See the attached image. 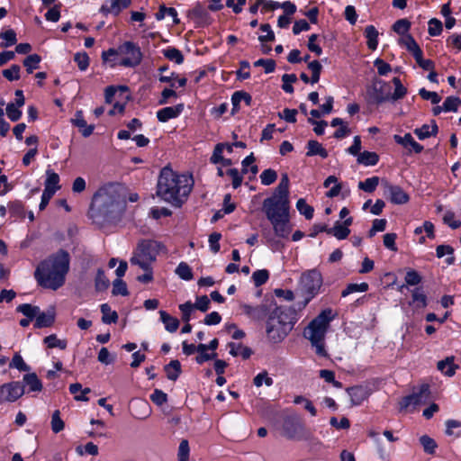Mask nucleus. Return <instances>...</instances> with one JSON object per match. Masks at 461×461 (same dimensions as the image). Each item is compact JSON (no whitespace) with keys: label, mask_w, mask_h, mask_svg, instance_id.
<instances>
[{"label":"nucleus","mask_w":461,"mask_h":461,"mask_svg":"<svg viewBox=\"0 0 461 461\" xmlns=\"http://www.w3.org/2000/svg\"><path fill=\"white\" fill-rule=\"evenodd\" d=\"M126 207L124 188L114 183L100 187L94 194L88 216L98 227L119 221Z\"/></svg>","instance_id":"obj_1"},{"label":"nucleus","mask_w":461,"mask_h":461,"mask_svg":"<svg viewBox=\"0 0 461 461\" xmlns=\"http://www.w3.org/2000/svg\"><path fill=\"white\" fill-rule=\"evenodd\" d=\"M69 269V255L64 249L50 256L37 267L34 276L38 284L52 290L61 287Z\"/></svg>","instance_id":"obj_2"},{"label":"nucleus","mask_w":461,"mask_h":461,"mask_svg":"<svg viewBox=\"0 0 461 461\" xmlns=\"http://www.w3.org/2000/svg\"><path fill=\"white\" fill-rule=\"evenodd\" d=\"M193 180L179 176L170 167L161 169L157 185V194L176 207H180L192 190Z\"/></svg>","instance_id":"obj_3"},{"label":"nucleus","mask_w":461,"mask_h":461,"mask_svg":"<svg viewBox=\"0 0 461 461\" xmlns=\"http://www.w3.org/2000/svg\"><path fill=\"white\" fill-rule=\"evenodd\" d=\"M289 210V197L273 194L263 201L262 211L272 224L275 234L280 238H286L291 232Z\"/></svg>","instance_id":"obj_4"},{"label":"nucleus","mask_w":461,"mask_h":461,"mask_svg":"<svg viewBox=\"0 0 461 461\" xmlns=\"http://www.w3.org/2000/svg\"><path fill=\"white\" fill-rule=\"evenodd\" d=\"M274 307L268 313L267 335L272 342L278 343L293 330L296 321V312L291 307Z\"/></svg>","instance_id":"obj_5"},{"label":"nucleus","mask_w":461,"mask_h":461,"mask_svg":"<svg viewBox=\"0 0 461 461\" xmlns=\"http://www.w3.org/2000/svg\"><path fill=\"white\" fill-rule=\"evenodd\" d=\"M394 92L392 93L390 83L381 79H374L372 85L367 87L366 100L372 105H380L385 102H395L402 99L407 94V88L402 84L399 77H393Z\"/></svg>","instance_id":"obj_6"},{"label":"nucleus","mask_w":461,"mask_h":461,"mask_svg":"<svg viewBox=\"0 0 461 461\" xmlns=\"http://www.w3.org/2000/svg\"><path fill=\"white\" fill-rule=\"evenodd\" d=\"M334 319L331 309L322 311L304 329L303 336L311 341L315 352L321 357H326L327 352L324 347V339L330 322Z\"/></svg>","instance_id":"obj_7"},{"label":"nucleus","mask_w":461,"mask_h":461,"mask_svg":"<svg viewBox=\"0 0 461 461\" xmlns=\"http://www.w3.org/2000/svg\"><path fill=\"white\" fill-rule=\"evenodd\" d=\"M161 250H165L162 243L152 240H142L138 243L131 263L149 271L150 264L156 260L157 255Z\"/></svg>","instance_id":"obj_8"},{"label":"nucleus","mask_w":461,"mask_h":461,"mask_svg":"<svg viewBox=\"0 0 461 461\" xmlns=\"http://www.w3.org/2000/svg\"><path fill=\"white\" fill-rule=\"evenodd\" d=\"M281 435L289 440H308L312 434L295 413L283 417Z\"/></svg>","instance_id":"obj_9"},{"label":"nucleus","mask_w":461,"mask_h":461,"mask_svg":"<svg viewBox=\"0 0 461 461\" xmlns=\"http://www.w3.org/2000/svg\"><path fill=\"white\" fill-rule=\"evenodd\" d=\"M321 285L322 276L318 270L311 269L302 275L300 279V289L307 295L305 298V303L319 293Z\"/></svg>","instance_id":"obj_10"},{"label":"nucleus","mask_w":461,"mask_h":461,"mask_svg":"<svg viewBox=\"0 0 461 461\" xmlns=\"http://www.w3.org/2000/svg\"><path fill=\"white\" fill-rule=\"evenodd\" d=\"M119 55L124 56L120 65L126 68H134L140 64L142 52L140 48L132 41H125L119 46Z\"/></svg>","instance_id":"obj_11"},{"label":"nucleus","mask_w":461,"mask_h":461,"mask_svg":"<svg viewBox=\"0 0 461 461\" xmlns=\"http://www.w3.org/2000/svg\"><path fill=\"white\" fill-rule=\"evenodd\" d=\"M25 393L24 385L21 382H11L0 386V403L14 402Z\"/></svg>","instance_id":"obj_12"},{"label":"nucleus","mask_w":461,"mask_h":461,"mask_svg":"<svg viewBox=\"0 0 461 461\" xmlns=\"http://www.w3.org/2000/svg\"><path fill=\"white\" fill-rule=\"evenodd\" d=\"M430 399V391L429 384H422L418 393L405 396L400 402L401 409H406L411 405H420L426 403Z\"/></svg>","instance_id":"obj_13"},{"label":"nucleus","mask_w":461,"mask_h":461,"mask_svg":"<svg viewBox=\"0 0 461 461\" xmlns=\"http://www.w3.org/2000/svg\"><path fill=\"white\" fill-rule=\"evenodd\" d=\"M273 306H276V302L273 297L266 299V302L257 307L250 305H244V312L254 319L261 320L265 318L270 312Z\"/></svg>","instance_id":"obj_14"},{"label":"nucleus","mask_w":461,"mask_h":461,"mask_svg":"<svg viewBox=\"0 0 461 461\" xmlns=\"http://www.w3.org/2000/svg\"><path fill=\"white\" fill-rule=\"evenodd\" d=\"M386 192L390 201L395 204L406 203L410 199L409 194L399 185L386 184Z\"/></svg>","instance_id":"obj_15"},{"label":"nucleus","mask_w":461,"mask_h":461,"mask_svg":"<svg viewBox=\"0 0 461 461\" xmlns=\"http://www.w3.org/2000/svg\"><path fill=\"white\" fill-rule=\"evenodd\" d=\"M353 405H359L368 395V389L362 385H356L347 389Z\"/></svg>","instance_id":"obj_16"},{"label":"nucleus","mask_w":461,"mask_h":461,"mask_svg":"<svg viewBox=\"0 0 461 461\" xmlns=\"http://www.w3.org/2000/svg\"><path fill=\"white\" fill-rule=\"evenodd\" d=\"M151 413V409L148 402L137 400L132 402V415L139 420L147 419Z\"/></svg>","instance_id":"obj_17"},{"label":"nucleus","mask_w":461,"mask_h":461,"mask_svg":"<svg viewBox=\"0 0 461 461\" xmlns=\"http://www.w3.org/2000/svg\"><path fill=\"white\" fill-rule=\"evenodd\" d=\"M71 122L73 125L80 129V131L84 137H89L95 129L94 125H88L84 119L83 112L77 111L75 113V117L71 119Z\"/></svg>","instance_id":"obj_18"},{"label":"nucleus","mask_w":461,"mask_h":461,"mask_svg":"<svg viewBox=\"0 0 461 461\" xmlns=\"http://www.w3.org/2000/svg\"><path fill=\"white\" fill-rule=\"evenodd\" d=\"M183 109V104H179L176 106L165 107L157 113V117L158 121L165 122L172 118L177 117L182 113Z\"/></svg>","instance_id":"obj_19"},{"label":"nucleus","mask_w":461,"mask_h":461,"mask_svg":"<svg viewBox=\"0 0 461 461\" xmlns=\"http://www.w3.org/2000/svg\"><path fill=\"white\" fill-rule=\"evenodd\" d=\"M455 357H447L443 360H440L437 364L438 369L447 376H453L459 368L458 365L454 363Z\"/></svg>","instance_id":"obj_20"},{"label":"nucleus","mask_w":461,"mask_h":461,"mask_svg":"<svg viewBox=\"0 0 461 461\" xmlns=\"http://www.w3.org/2000/svg\"><path fill=\"white\" fill-rule=\"evenodd\" d=\"M396 143L403 146L404 148L411 147L415 153H420L423 150V146L414 140L411 133H406L404 136L394 135L393 137Z\"/></svg>","instance_id":"obj_21"},{"label":"nucleus","mask_w":461,"mask_h":461,"mask_svg":"<svg viewBox=\"0 0 461 461\" xmlns=\"http://www.w3.org/2000/svg\"><path fill=\"white\" fill-rule=\"evenodd\" d=\"M55 321V311L50 309L46 312H39L36 317L34 327L37 329L50 327L54 323Z\"/></svg>","instance_id":"obj_22"},{"label":"nucleus","mask_w":461,"mask_h":461,"mask_svg":"<svg viewBox=\"0 0 461 461\" xmlns=\"http://www.w3.org/2000/svg\"><path fill=\"white\" fill-rule=\"evenodd\" d=\"M240 102H245L248 106H250L252 103V97L249 93L244 91L235 92L231 96V103L233 105L232 113L239 110Z\"/></svg>","instance_id":"obj_23"},{"label":"nucleus","mask_w":461,"mask_h":461,"mask_svg":"<svg viewBox=\"0 0 461 461\" xmlns=\"http://www.w3.org/2000/svg\"><path fill=\"white\" fill-rule=\"evenodd\" d=\"M307 157H312L316 155H319L322 158H326L328 157V151L317 140H310L307 142Z\"/></svg>","instance_id":"obj_24"},{"label":"nucleus","mask_w":461,"mask_h":461,"mask_svg":"<svg viewBox=\"0 0 461 461\" xmlns=\"http://www.w3.org/2000/svg\"><path fill=\"white\" fill-rule=\"evenodd\" d=\"M230 348V353L233 357L241 356L243 359H248L252 355V350L249 347H245L242 344L230 342L228 344Z\"/></svg>","instance_id":"obj_25"},{"label":"nucleus","mask_w":461,"mask_h":461,"mask_svg":"<svg viewBox=\"0 0 461 461\" xmlns=\"http://www.w3.org/2000/svg\"><path fill=\"white\" fill-rule=\"evenodd\" d=\"M331 184H334V185L326 193V196L329 198L338 196L342 189L341 184L338 182V178L335 176H328L323 185L324 187H329Z\"/></svg>","instance_id":"obj_26"},{"label":"nucleus","mask_w":461,"mask_h":461,"mask_svg":"<svg viewBox=\"0 0 461 461\" xmlns=\"http://www.w3.org/2000/svg\"><path fill=\"white\" fill-rule=\"evenodd\" d=\"M23 381L29 386V392H41L42 390V384L35 373L24 375Z\"/></svg>","instance_id":"obj_27"},{"label":"nucleus","mask_w":461,"mask_h":461,"mask_svg":"<svg viewBox=\"0 0 461 461\" xmlns=\"http://www.w3.org/2000/svg\"><path fill=\"white\" fill-rule=\"evenodd\" d=\"M159 315H160V320L165 324V328L167 331H169V332L176 331V330L179 327V321L176 318L172 317L165 311H160Z\"/></svg>","instance_id":"obj_28"},{"label":"nucleus","mask_w":461,"mask_h":461,"mask_svg":"<svg viewBox=\"0 0 461 461\" xmlns=\"http://www.w3.org/2000/svg\"><path fill=\"white\" fill-rule=\"evenodd\" d=\"M164 370L169 380L176 381L181 374V364L178 360H171L165 366Z\"/></svg>","instance_id":"obj_29"},{"label":"nucleus","mask_w":461,"mask_h":461,"mask_svg":"<svg viewBox=\"0 0 461 461\" xmlns=\"http://www.w3.org/2000/svg\"><path fill=\"white\" fill-rule=\"evenodd\" d=\"M379 160V156L375 152L364 151L357 157V162L365 166H375Z\"/></svg>","instance_id":"obj_30"},{"label":"nucleus","mask_w":461,"mask_h":461,"mask_svg":"<svg viewBox=\"0 0 461 461\" xmlns=\"http://www.w3.org/2000/svg\"><path fill=\"white\" fill-rule=\"evenodd\" d=\"M110 285L109 279L105 276L104 271L99 268L95 278V288L97 292L105 291Z\"/></svg>","instance_id":"obj_31"},{"label":"nucleus","mask_w":461,"mask_h":461,"mask_svg":"<svg viewBox=\"0 0 461 461\" xmlns=\"http://www.w3.org/2000/svg\"><path fill=\"white\" fill-rule=\"evenodd\" d=\"M365 36L367 39V46L370 50H374L377 47L378 32L373 25H368L365 29Z\"/></svg>","instance_id":"obj_32"},{"label":"nucleus","mask_w":461,"mask_h":461,"mask_svg":"<svg viewBox=\"0 0 461 461\" xmlns=\"http://www.w3.org/2000/svg\"><path fill=\"white\" fill-rule=\"evenodd\" d=\"M350 233V230L343 226L339 221H336L332 228H330L328 234L334 235L339 240L346 239Z\"/></svg>","instance_id":"obj_33"},{"label":"nucleus","mask_w":461,"mask_h":461,"mask_svg":"<svg viewBox=\"0 0 461 461\" xmlns=\"http://www.w3.org/2000/svg\"><path fill=\"white\" fill-rule=\"evenodd\" d=\"M47 179L45 181V188H48L49 190H54V193H56L58 190L60 189L59 183V176L57 173L47 170Z\"/></svg>","instance_id":"obj_34"},{"label":"nucleus","mask_w":461,"mask_h":461,"mask_svg":"<svg viewBox=\"0 0 461 461\" xmlns=\"http://www.w3.org/2000/svg\"><path fill=\"white\" fill-rule=\"evenodd\" d=\"M273 194L282 196V197H289V177L287 174H283L280 183L275 189Z\"/></svg>","instance_id":"obj_35"},{"label":"nucleus","mask_w":461,"mask_h":461,"mask_svg":"<svg viewBox=\"0 0 461 461\" xmlns=\"http://www.w3.org/2000/svg\"><path fill=\"white\" fill-rule=\"evenodd\" d=\"M101 312L103 313L102 321L104 323H115L118 320V314L116 312L112 311L111 307L107 303L101 305Z\"/></svg>","instance_id":"obj_36"},{"label":"nucleus","mask_w":461,"mask_h":461,"mask_svg":"<svg viewBox=\"0 0 461 461\" xmlns=\"http://www.w3.org/2000/svg\"><path fill=\"white\" fill-rule=\"evenodd\" d=\"M420 442L423 447L424 452L433 455L438 447L437 442L428 435H423L420 438Z\"/></svg>","instance_id":"obj_37"},{"label":"nucleus","mask_w":461,"mask_h":461,"mask_svg":"<svg viewBox=\"0 0 461 461\" xmlns=\"http://www.w3.org/2000/svg\"><path fill=\"white\" fill-rule=\"evenodd\" d=\"M17 312H22L30 320H32L37 317L40 312V308L38 306H33L29 303L21 304L17 307Z\"/></svg>","instance_id":"obj_38"},{"label":"nucleus","mask_w":461,"mask_h":461,"mask_svg":"<svg viewBox=\"0 0 461 461\" xmlns=\"http://www.w3.org/2000/svg\"><path fill=\"white\" fill-rule=\"evenodd\" d=\"M379 177L373 176L366 179L364 182L358 183V188L366 193H373L379 184Z\"/></svg>","instance_id":"obj_39"},{"label":"nucleus","mask_w":461,"mask_h":461,"mask_svg":"<svg viewBox=\"0 0 461 461\" xmlns=\"http://www.w3.org/2000/svg\"><path fill=\"white\" fill-rule=\"evenodd\" d=\"M41 60V58L38 54H32L27 56L23 60V66L26 68L28 73H32L33 69H36Z\"/></svg>","instance_id":"obj_40"},{"label":"nucleus","mask_w":461,"mask_h":461,"mask_svg":"<svg viewBox=\"0 0 461 461\" xmlns=\"http://www.w3.org/2000/svg\"><path fill=\"white\" fill-rule=\"evenodd\" d=\"M176 274L180 278H182L184 280H187V281L193 279V277H194L191 267L185 262H181L177 266V267L176 269Z\"/></svg>","instance_id":"obj_41"},{"label":"nucleus","mask_w":461,"mask_h":461,"mask_svg":"<svg viewBox=\"0 0 461 461\" xmlns=\"http://www.w3.org/2000/svg\"><path fill=\"white\" fill-rule=\"evenodd\" d=\"M44 343L47 344L48 348H59L60 349H65L67 348V340L59 339L55 334L47 336L44 339Z\"/></svg>","instance_id":"obj_42"},{"label":"nucleus","mask_w":461,"mask_h":461,"mask_svg":"<svg viewBox=\"0 0 461 461\" xmlns=\"http://www.w3.org/2000/svg\"><path fill=\"white\" fill-rule=\"evenodd\" d=\"M308 68L312 71L311 83H318L322 69L321 64L318 60H313L308 63Z\"/></svg>","instance_id":"obj_43"},{"label":"nucleus","mask_w":461,"mask_h":461,"mask_svg":"<svg viewBox=\"0 0 461 461\" xmlns=\"http://www.w3.org/2000/svg\"><path fill=\"white\" fill-rule=\"evenodd\" d=\"M296 208L307 220H311L313 217V207L308 205L304 199L301 198L297 201Z\"/></svg>","instance_id":"obj_44"},{"label":"nucleus","mask_w":461,"mask_h":461,"mask_svg":"<svg viewBox=\"0 0 461 461\" xmlns=\"http://www.w3.org/2000/svg\"><path fill=\"white\" fill-rule=\"evenodd\" d=\"M164 56L176 64H181L184 61V56L181 51L176 48H168L164 50Z\"/></svg>","instance_id":"obj_45"},{"label":"nucleus","mask_w":461,"mask_h":461,"mask_svg":"<svg viewBox=\"0 0 461 461\" xmlns=\"http://www.w3.org/2000/svg\"><path fill=\"white\" fill-rule=\"evenodd\" d=\"M0 38L5 40V42L1 43V47L7 48L16 43V33L14 30L10 29L0 33Z\"/></svg>","instance_id":"obj_46"},{"label":"nucleus","mask_w":461,"mask_h":461,"mask_svg":"<svg viewBox=\"0 0 461 461\" xmlns=\"http://www.w3.org/2000/svg\"><path fill=\"white\" fill-rule=\"evenodd\" d=\"M65 423L60 418V411L56 410L51 416V429L54 433H59L64 429Z\"/></svg>","instance_id":"obj_47"},{"label":"nucleus","mask_w":461,"mask_h":461,"mask_svg":"<svg viewBox=\"0 0 461 461\" xmlns=\"http://www.w3.org/2000/svg\"><path fill=\"white\" fill-rule=\"evenodd\" d=\"M461 104V99L456 96H448L443 103L445 112H456L458 106Z\"/></svg>","instance_id":"obj_48"},{"label":"nucleus","mask_w":461,"mask_h":461,"mask_svg":"<svg viewBox=\"0 0 461 461\" xmlns=\"http://www.w3.org/2000/svg\"><path fill=\"white\" fill-rule=\"evenodd\" d=\"M113 295L121 294L122 296H126L129 294L126 283L121 279L117 278L113 283Z\"/></svg>","instance_id":"obj_49"},{"label":"nucleus","mask_w":461,"mask_h":461,"mask_svg":"<svg viewBox=\"0 0 461 461\" xmlns=\"http://www.w3.org/2000/svg\"><path fill=\"white\" fill-rule=\"evenodd\" d=\"M368 284L367 283H361V284H350L347 286L346 289H344L341 293V295L343 297L356 292H366L368 290Z\"/></svg>","instance_id":"obj_50"},{"label":"nucleus","mask_w":461,"mask_h":461,"mask_svg":"<svg viewBox=\"0 0 461 461\" xmlns=\"http://www.w3.org/2000/svg\"><path fill=\"white\" fill-rule=\"evenodd\" d=\"M269 277V273L266 269L257 270L252 275V279L257 287L267 283Z\"/></svg>","instance_id":"obj_51"},{"label":"nucleus","mask_w":461,"mask_h":461,"mask_svg":"<svg viewBox=\"0 0 461 461\" xmlns=\"http://www.w3.org/2000/svg\"><path fill=\"white\" fill-rule=\"evenodd\" d=\"M11 368H17L19 371H29L30 366L23 361L20 354L15 353L9 364Z\"/></svg>","instance_id":"obj_52"},{"label":"nucleus","mask_w":461,"mask_h":461,"mask_svg":"<svg viewBox=\"0 0 461 461\" xmlns=\"http://www.w3.org/2000/svg\"><path fill=\"white\" fill-rule=\"evenodd\" d=\"M297 77L294 74H285L282 77V88L285 92L292 94L294 92L293 83L296 82Z\"/></svg>","instance_id":"obj_53"},{"label":"nucleus","mask_w":461,"mask_h":461,"mask_svg":"<svg viewBox=\"0 0 461 461\" xmlns=\"http://www.w3.org/2000/svg\"><path fill=\"white\" fill-rule=\"evenodd\" d=\"M21 68L19 65H12L10 68L3 70V76L9 81L18 80L20 78Z\"/></svg>","instance_id":"obj_54"},{"label":"nucleus","mask_w":461,"mask_h":461,"mask_svg":"<svg viewBox=\"0 0 461 461\" xmlns=\"http://www.w3.org/2000/svg\"><path fill=\"white\" fill-rule=\"evenodd\" d=\"M277 174L274 169L268 168L264 170L260 175L261 183L265 185H269L276 182Z\"/></svg>","instance_id":"obj_55"},{"label":"nucleus","mask_w":461,"mask_h":461,"mask_svg":"<svg viewBox=\"0 0 461 461\" xmlns=\"http://www.w3.org/2000/svg\"><path fill=\"white\" fill-rule=\"evenodd\" d=\"M411 27V23L407 19H400L396 21L393 26V31L402 36L406 35V32Z\"/></svg>","instance_id":"obj_56"},{"label":"nucleus","mask_w":461,"mask_h":461,"mask_svg":"<svg viewBox=\"0 0 461 461\" xmlns=\"http://www.w3.org/2000/svg\"><path fill=\"white\" fill-rule=\"evenodd\" d=\"M74 60L81 71H85L89 66V57L86 52L76 53Z\"/></svg>","instance_id":"obj_57"},{"label":"nucleus","mask_w":461,"mask_h":461,"mask_svg":"<svg viewBox=\"0 0 461 461\" xmlns=\"http://www.w3.org/2000/svg\"><path fill=\"white\" fill-rule=\"evenodd\" d=\"M399 43L403 45L408 51L412 52L419 47L418 43L411 34H406L399 40Z\"/></svg>","instance_id":"obj_58"},{"label":"nucleus","mask_w":461,"mask_h":461,"mask_svg":"<svg viewBox=\"0 0 461 461\" xmlns=\"http://www.w3.org/2000/svg\"><path fill=\"white\" fill-rule=\"evenodd\" d=\"M6 114L12 122H17L22 116V112L15 104L10 103L6 106Z\"/></svg>","instance_id":"obj_59"},{"label":"nucleus","mask_w":461,"mask_h":461,"mask_svg":"<svg viewBox=\"0 0 461 461\" xmlns=\"http://www.w3.org/2000/svg\"><path fill=\"white\" fill-rule=\"evenodd\" d=\"M189 444L186 439H183L180 442L179 447H178V460L179 461H188L189 459Z\"/></svg>","instance_id":"obj_60"},{"label":"nucleus","mask_w":461,"mask_h":461,"mask_svg":"<svg viewBox=\"0 0 461 461\" xmlns=\"http://www.w3.org/2000/svg\"><path fill=\"white\" fill-rule=\"evenodd\" d=\"M188 16L192 19L203 20L207 16V12L201 5L198 4L193 9L188 11Z\"/></svg>","instance_id":"obj_61"},{"label":"nucleus","mask_w":461,"mask_h":461,"mask_svg":"<svg viewBox=\"0 0 461 461\" xmlns=\"http://www.w3.org/2000/svg\"><path fill=\"white\" fill-rule=\"evenodd\" d=\"M9 212L15 217H24V207L23 204L19 201H14L9 204Z\"/></svg>","instance_id":"obj_62"},{"label":"nucleus","mask_w":461,"mask_h":461,"mask_svg":"<svg viewBox=\"0 0 461 461\" xmlns=\"http://www.w3.org/2000/svg\"><path fill=\"white\" fill-rule=\"evenodd\" d=\"M179 309L182 312V321L185 322H189L191 318V313L194 309V304L191 302H186L183 304L179 305Z\"/></svg>","instance_id":"obj_63"},{"label":"nucleus","mask_w":461,"mask_h":461,"mask_svg":"<svg viewBox=\"0 0 461 461\" xmlns=\"http://www.w3.org/2000/svg\"><path fill=\"white\" fill-rule=\"evenodd\" d=\"M150 400L157 405L161 406L167 402V395L159 389H155L150 395Z\"/></svg>","instance_id":"obj_64"}]
</instances>
